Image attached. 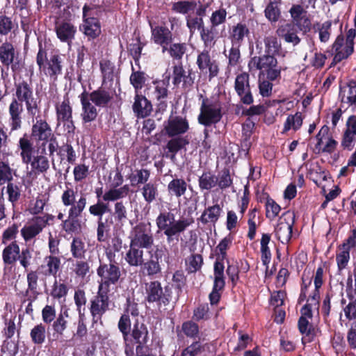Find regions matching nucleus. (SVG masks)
<instances>
[{
  "label": "nucleus",
  "instance_id": "24",
  "mask_svg": "<svg viewBox=\"0 0 356 356\" xmlns=\"http://www.w3.org/2000/svg\"><path fill=\"white\" fill-rule=\"evenodd\" d=\"M133 111L138 117L145 118L151 113L152 106L145 97L137 94L134 98Z\"/></svg>",
  "mask_w": 356,
  "mask_h": 356
},
{
  "label": "nucleus",
  "instance_id": "3",
  "mask_svg": "<svg viewBox=\"0 0 356 356\" xmlns=\"http://www.w3.org/2000/svg\"><path fill=\"white\" fill-rule=\"evenodd\" d=\"M15 99L18 102H24L28 114L34 117L40 113V101L35 97L31 83L22 81L16 85Z\"/></svg>",
  "mask_w": 356,
  "mask_h": 356
},
{
  "label": "nucleus",
  "instance_id": "14",
  "mask_svg": "<svg viewBox=\"0 0 356 356\" xmlns=\"http://www.w3.org/2000/svg\"><path fill=\"white\" fill-rule=\"evenodd\" d=\"M74 208L72 210L68 211L67 218L63 220L62 227L63 229L67 233H76L81 232L83 223L79 219L83 210L80 207Z\"/></svg>",
  "mask_w": 356,
  "mask_h": 356
},
{
  "label": "nucleus",
  "instance_id": "47",
  "mask_svg": "<svg viewBox=\"0 0 356 356\" xmlns=\"http://www.w3.org/2000/svg\"><path fill=\"white\" fill-rule=\"evenodd\" d=\"M302 124V118L301 113L297 112L294 115H289L284 123L283 133L290 129L297 131Z\"/></svg>",
  "mask_w": 356,
  "mask_h": 356
},
{
  "label": "nucleus",
  "instance_id": "62",
  "mask_svg": "<svg viewBox=\"0 0 356 356\" xmlns=\"http://www.w3.org/2000/svg\"><path fill=\"white\" fill-rule=\"evenodd\" d=\"M186 264L188 265V270L191 273H195L202 267L203 264L202 257L199 254H192L188 258Z\"/></svg>",
  "mask_w": 356,
  "mask_h": 356
},
{
  "label": "nucleus",
  "instance_id": "32",
  "mask_svg": "<svg viewBox=\"0 0 356 356\" xmlns=\"http://www.w3.org/2000/svg\"><path fill=\"white\" fill-rule=\"evenodd\" d=\"M20 248L16 241L6 246L2 252L3 263L6 265L14 264L19 259Z\"/></svg>",
  "mask_w": 356,
  "mask_h": 356
},
{
  "label": "nucleus",
  "instance_id": "4",
  "mask_svg": "<svg viewBox=\"0 0 356 356\" xmlns=\"http://www.w3.org/2000/svg\"><path fill=\"white\" fill-rule=\"evenodd\" d=\"M248 67L250 69L254 67L260 70L261 74L266 72L267 78L270 81H274L280 76L281 70L277 66V60L270 54L254 56L249 62Z\"/></svg>",
  "mask_w": 356,
  "mask_h": 356
},
{
  "label": "nucleus",
  "instance_id": "19",
  "mask_svg": "<svg viewBox=\"0 0 356 356\" xmlns=\"http://www.w3.org/2000/svg\"><path fill=\"white\" fill-rule=\"evenodd\" d=\"M207 8V5L200 3L196 9L195 15L190 14L186 17V25L191 33H193L196 30L200 31L204 27L203 17L206 15Z\"/></svg>",
  "mask_w": 356,
  "mask_h": 356
},
{
  "label": "nucleus",
  "instance_id": "20",
  "mask_svg": "<svg viewBox=\"0 0 356 356\" xmlns=\"http://www.w3.org/2000/svg\"><path fill=\"white\" fill-rule=\"evenodd\" d=\"M76 191L72 188H67L63 193L61 196L62 203L65 207H70L69 210L74 208L80 207L81 210H84L87 204V200L85 195H81L79 199L76 200Z\"/></svg>",
  "mask_w": 356,
  "mask_h": 356
},
{
  "label": "nucleus",
  "instance_id": "42",
  "mask_svg": "<svg viewBox=\"0 0 356 356\" xmlns=\"http://www.w3.org/2000/svg\"><path fill=\"white\" fill-rule=\"evenodd\" d=\"M113 216L118 224L123 225L128 219V211L124 202L118 201L114 204Z\"/></svg>",
  "mask_w": 356,
  "mask_h": 356
},
{
  "label": "nucleus",
  "instance_id": "36",
  "mask_svg": "<svg viewBox=\"0 0 356 356\" xmlns=\"http://www.w3.org/2000/svg\"><path fill=\"white\" fill-rule=\"evenodd\" d=\"M42 229L43 227L40 222L37 220L36 218H33L29 225L24 226L21 229V234L25 241H29L39 234Z\"/></svg>",
  "mask_w": 356,
  "mask_h": 356
},
{
  "label": "nucleus",
  "instance_id": "29",
  "mask_svg": "<svg viewBox=\"0 0 356 356\" xmlns=\"http://www.w3.org/2000/svg\"><path fill=\"white\" fill-rule=\"evenodd\" d=\"M130 333L136 343H138V345L143 346V344L145 343L147 341V328L143 322H139L138 318L134 320V325Z\"/></svg>",
  "mask_w": 356,
  "mask_h": 356
},
{
  "label": "nucleus",
  "instance_id": "44",
  "mask_svg": "<svg viewBox=\"0 0 356 356\" xmlns=\"http://www.w3.org/2000/svg\"><path fill=\"white\" fill-rule=\"evenodd\" d=\"M56 110L58 122L69 120L72 118V109L68 99L56 105Z\"/></svg>",
  "mask_w": 356,
  "mask_h": 356
},
{
  "label": "nucleus",
  "instance_id": "43",
  "mask_svg": "<svg viewBox=\"0 0 356 356\" xmlns=\"http://www.w3.org/2000/svg\"><path fill=\"white\" fill-rule=\"evenodd\" d=\"M218 177L210 172H204L198 179L202 190L209 191L217 185Z\"/></svg>",
  "mask_w": 356,
  "mask_h": 356
},
{
  "label": "nucleus",
  "instance_id": "15",
  "mask_svg": "<svg viewBox=\"0 0 356 356\" xmlns=\"http://www.w3.org/2000/svg\"><path fill=\"white\" fill-rule=\"evenodd\" d=\"M289 13L293 19V24L297 26L300 31L303 33L310 31L311 21L307 16V12L300 5H293Z\"/></svg>",
  "mask_w": 356,
  "mask_h": 356
},
{
  "label": "nucleus",
  "instance_id": "60",
  "mask_svg": "<svg viewBox=\"0 0 356 356\" xmlns=\"http://www.w3.org/2000/svg\"><path fill=\"white\" fill-rule=\"evenodd\" d=\"M216 28L212 27L210 28H203L200 31V37L202 40L203 41L205 47L211 46L212 44H214V39L216 38Z\"/></svg>",
  "mask_w": 356,
  "mask_h": 356
},
{
  "label": "nucleus",
  "instance_id": "1",
  "mask_svg": "<svg viewBox=\"0 0 356 356\" xmlns=\"http://www.w3.org/2000/svg\"><path fill=\"white\" fill-rule=\"evenodd\" d=\"M200 106V113L197 120L200 124L206 127L218 122L222 118V104L216 99L203 97Z\"/></svg>",
  "mask_w": 356,
  "mask_h": 356
},
{
  "label": "nucleus",
  "instance_id": "7",
  "mask_svg": "<svg viewBox=\"0 0 356 356\" xmlns=\"http://www.w3.org/2000/svg\"><path fill=\"white\" fill-rule=\"evenodd\" d=\"M172 74V83L177 87L181 86L185 92L190 91L194 84L195 75L191 69H186L181 63L173 66Z\"/></svg>",
  "mask_w": 356,
  "mask_h": 356
},
{
  "label": "nucleus",
  "instance_id": "39",
  "mask_svg": "<svg viewBox=\"0 0 356 356\" xmlns=\"http://www.w3.org/2000/svg\"><path fill=\"white\" fill-rule=\"evenodd\" d=\"M19 147L21 149L20 156L22 162L26 164L29 163L31 161L33 152V143L26 136H24L19 140Z\"/></svg>",
  "mask_w": 356,
  "mask_h": 356
},
{
  "label": "nucleus",
  "instance_id": "33",
  "mask_svg": "<svg viewBox=\"0 0 356 356\" xmlns=\"http://www.w3.org/2000/svg\"><path fill=\"white\" fill-rule=\"evenodd\" d=\"M189 144V140L186 137H173L166 144L168 152L170 154L169 156L172 161L175 159L176 154L184 148L186 145ZM168 156V155H167Z\"/></svg>",
  "mask_w": 356,
  "mask_h": 356
},
{
  "label": "nucleus",
  "instance_id": "63",
  "mask_svg": "<svg viewBox=\"0 0 356 356\" xmlns=\"http://www.w3.org/2000/svg\"><path fill=\"white\" fill-rule=\"evenodd\" d=\"M89 264L83 260H78L73 264L72 270L76 276L84 278L90 272Z\"/></svg>",
  "mask_w": 356,
  "mask_h": 356
},
{
  "label": "nucleus",
  "instance_id": "56",
  "mask_svg": "<svg viewBox=\"0 0 356 356\" xmlns=\"http://www.w3.org/2000/svg\"><path fill=\"white\" fill-rule=\"evenodd\" d=\"M227 11L225 8H219L213 11L210 17L211 26L216 28L226 22Z\"/></svg>",
  "mask_w": 356,
  "mask_h": 356
},
{
  "label": "nucleus",
  "instance_id": "46",
  "mask_svg": "<svg viewBox=\"0 0 356 356\" xmlns=\"http://www.w3.org/2000/svg\"><path fill=\"white\" fill-rule=\"evenodd\" d=\"M339 95L342 103L356 104V85L349 84L341 88Z\"/></svg>",
  "mask_w": 356,
  "mask_h": 356
},
{
  "label": "nucleus",
  "instance_id": "40",
  "mask_svg": "<svg viewBox=\"0 0 356 356\" xmlns=\"http://www.w3.org/2000/svg\"><path fill=\"white\" fill-rule=\"evenodd\" d=\"M44 265L41 266L42 268H47L44 275L56 277L60 268V259L55 255L47 256L44 258Z\"/></svg>",
  "mask_w": 356,
  "mask_h": 356
},
{
  "label": "nucleus",
  "instance_id": "18",
  "mask_svg": "<svg viewBox=\"0 0 356 356\" xmlns=\"http://www.w3.org/2000/svg\"><path fill=\"white\" fill-rule=\"evenodd\" d=\"M31 136L37 141L47 142L54 137V134L46 120L36 118L31 128Z\"/></svg>",
  "mask_w": 356,
  "mask_h": 356
},
{
  "label": "nucleus",
  "instance_id": "27",
  "mask_svg": "<svg viewBox=\"0 0 356 356\" xmlns=\"http://www.w3.org/2000/svg\"><path fill=\"white\" fill-rule=\"evenodd\" d=\"M277 35L283 38L286 42L298 44L300 42V38L297 35L294 25L292 24H284L278 27L276 31Z\"/></svg>",
  "mask_w": 356,
  "mask_h": 356
},
{
  "label": "nucleus",
  "instance_id": "57",
  "mask_svg": "<svg viewBox=\"0 0 356 356\" xmlns=\"http://www.w3.org/2000/svg\"><path fill=\"white\" fill-rule=\"evenodd\" d=\"M13 171L8 163L0 161V185L13 180Z\"/></svg>",
  "mask_w": 356,
  "mask_h": 356
},
{
  "label": "nucleus",
  "instance_id": "59",
  "mask_svg": "<svg viewBox=\"0 0 356 356\" xmlns=\"http://www.w3.org/2000/svg\"><path fill=\"white\" fill-rule=\"evenodd\" d=\"M143 269L146 270L148 276H154L161 273V268L157 259L150 258L147 261L143 264Z\"/></svg>",
  "mask_w": 356,
  "mask_h": 356
},
{
  "label": "nucleus",
  "instance_id": "64",
  "mask_svg": "<svg viewBox=\"0 0 356 356\" xmlns=\"http://www.w3.org/2000/svg\"><path fill=\"white\" fill-rule=\"evenodd\" d=\"M84 243L80 238H73L71 243V252L74 258H81L85 252Z\"/></svg>",
  "mask_w": 356,
  "mask_h": 356
},
{
  "label": "nucleus",
  "instance_id": "26",
  "mask_svg": "<svg viewBox=\"0 0 356 356\" xmlns=\"http://www.w3.org/2000/svg\"><path fill=\"white\" fill-rule=\"evenodd\" d=\"M347 47L348 44L344 42L343 37L339 35L332 45V51H334L335 55L331 66L336 65L343 59L347 58L350 54H352L353 52H347Z\"/></svg>",
  "mask_w": 356,
  "mask_h": 356
},
{
  "label": "nucleus",
  "instance_id": "37",
  "mask_svg": "<svg viewBox=\"0 0 356 356\" xmlns=\"http://www.w3.org/2000/svg\"><path fill=\"white\" fill-rule=\"evenodd\" d=\"M177 220H175V215L170 212H161L157 216L156 219V224L161 231H168L171 229L175 225V222Z\"/></svg>",
  "mask_w": 356,
  "mask_h": 356
},
{
  "label": "nucleus",
  "instance_id": "51",
  "mask_svg": "<svg viewBox=\"0 0 356 356\" xmlns=\"http://www.w3.org/2000/svg\"><path fill=\"white\" fill-rule=\"evenodd\" d=\"M46 330L45 327L42 324H39L35 325L31 330V338L32 341L35 344H42L45 341L46 337Z\"/></svg>",
  "mask_w": 356,
  "mask_h": 356
},
{
  "label": "nucleus",
  "instance_id": "2",
  "mask_svg": "<svg viewBox=\"0 0 356 356\" xmlns=\"http://www.w3.org/2000/svg\"><path fill=\"white\" fill-rule=\"evenodd\" d=\"M145 291L149 302H156L161 312L167 309V306L172 300L171 289L169 286L163 289L159 281H152L146 284Z\"/></svg>",
  "mask_w": 356,
  "mask_h": 356
},
{
  "label": "nucleus",
  "instance_id": "52",
  "mask_svg": "<svg viewBox=\"0 0 356 356\" xmlns=\"http://www.w3.org/2000/svg\"><path fill=\"white\" fill-rule=\"evenodd\" d=\"M118 327L119 330L122 332L123 339L126 342L131 330V318L127 314H123L121 316L118 322Z\"/></svg>",
  "mask_w": 356,
  "mask_h": 356
},
{
  "label": "nucleus",
  "instance_id": "6",
  "mask_svg": "<svg viewBox=\"0 0 356 356\" xmlns=\"http://www.w3.org/2000/svg\"><path fill=\"white\" fill-rule=\"evenodd\" d=\"M97 273L101 277L99 289L103 291H109L110 286L117 283L121 275L120 268L114 264H101Z\"/></svg>",
  "mask_w": 356,
  "mask_h": 356
},
{
  "label": "nucleus",
  "instance_id": "25",
  "mask_svg": "<svg viewBox=\"0 0 356 356\" xmlns=\"http://www.w3.org/2000/svg\"><path fill=\"white\" fill-rule=\"evenodd\" d=\"M88 99L97 106L106 107L113 99V95L109 91L99 88L88 94Z\"/></svg>",
  "mask_w": 356,
  "mask_h": 356
},
{
  "label": "nucleus",
  "instance_id": "28",
  "mask_svg": "<svg viewBox=\"0 0 356 356\" xmlns=\"http://www.w3.org/2000/svg\"><path fill=\"white\" fill-rule=\"evenodd\" d=\"M125 261L131 266L138 267L144 263V251L142 248L129 244V249L127 250Z\"/></svg>",
  "mask_w": 356,
  "mask_h": 356
},
{
  "label": "nucleus",
  "instance_id": "22",
  "mask_svg": "<svg viewBox=\"0 0 356 356\" xmlns=\"http://www.w3.org/2000/svg\"><path fill=\"white\" fill-rule=\"evenodd\" d=\"M55 31L60 41L70 42L74 38L76 28L70 22H60L56 24Z\"/></svg>",
  "mask_w": 356,
  "mask_h": 356
},
{
  "label": "nucleus",
  "instance_id": "17",
  "mask_svg": "<svg viewBox=\"0 0 356 356\" xmlns=\"http://www.w3.org/2000/svg\"><path fill=\"white\" fill-rule=\"evenodd\" d=\"M23 111V105L16 99H13L8 107V124L10 132L21 129Z\"/></svg>",
  "mask_w": 356,
  "mask_h": 356
},
{
  "label": "nucleus",
  "instance_id": "23",
  "mask_svg": "<svg viewBox=\"0 0 356 356\" xmlns=\"http://www.w3.org/2000/svg\"><path fill=\"white\" fill-rule=\"evenodd\" d=\"M81 102L82 105L83 113L81 118L83 122H90L94 121L97 116V110L96 107L92 104L88 99V93L83 92L81 95Z\"/></svg>",
  "mask_w": 356,
  "mask_h": 356
},
{
  "label": "nucleus",
  "instance_id": "35",
  "mask_svg": "<svg viewBox=\"0 0 356 356\" xmlns=\"http://www.w3.org/2000/svg\"><path fill=\"white\" fill-rule=\"evenodd\" d=\"M249 34V29L245 24L238 23L233 26L230 33L229 38L232 44L241 46L244 38Z\"/></svg>",
  "mask_w": 356,
  "mask_h": 356
},
{
  "label": "nucleus",
  "instance_id": "13",
  "mask_svg": "<svg viewBox=\"0 0 356 356\" xmlns=\"http://www.w3.org/2000/svg\"><path fill=\"white\" fill-rule=\"evenodd\" d=\"M196 63L201 72H209V80L218 76L219 66L216 60L213 59L209 51L204 50L200 53Z\"/></svg>",
  "mask_w": 356,
  "mask_h": 356
},
{
  "label": "nucleus",
  "instance_id": "48",
  "mask_svg": "<svg viewBox=\"0 0 356 356\" xmlns=\"http://www.w3.org/2000/svg\"><path fill=\"white\" fill-rule=\"evenodd\" d=\"M30 163L32 169L38 173L45 172L49 168V160L43 155L34 156Z\"/></svg>",
  "mask_w": 356,
  "mask_h": 356
},
{
  "label": "nucleus",
  "instance_id": "61",
  "mask_svg": "<svg viewBox=\"0 0 356 356\" xmlns=\"http://www.w3.org/2000/svg\"><path fill=\"white\" fill-rule=\"evenodd\" d=\"M350 259V250H348L345 245H342L341 248V252L336 256V260L339 271L344 269Z\"/></svg>",
  "mask_w": 356,
  "mask_h": 356
},
{
  "label": "nucleus",
  "instance_id": "34",
  "mask_svg": "<svg viewBox=\"0 0 356 356\" xmlns=\"http://www.w3.org/2000/svg\"><path fill=\"white\" fill-rule=\"evenodd\" d=\"M152 35L158 44H170L172 41V34L167 27L156 26L152 30Z\"/></svg>",
  "mask_w": 356,
  "mask_h": 356
},
{
  "label": "nucleus",
  "instance_id": "30",
  "mask_svg": "<svg viewBox=\"0 0 356 356\" xmlns=\"http://www.w3.org/2000/svg\"><path fill=\"white\" fill-rule=\"evenodd\" d=\"M42 71H43L45 74L49 76L54 81L56 80L58 75L60 74L62 71L61 59L60 56L58 55L51 56Z\"/></svg>",
  "mask_w": 356,
  "mask_h": 356
},
{
  "label": "nucleus",
  "instance_id": "54",
  "mask_svg": "<svg viewBox=\"0 0 356 356\" xmlns=\"http://www.w3.org/2000/svg\"><path fill=\"white\" fill-rule=\"evenodd\" d=\"M347 296L350 302L343 309L345 316L350 321L356 319V296L351 292H348Z\"/></svg>",
  "mask_w": 356,
  "mask_h": 356
},
{
  "label": "nucleus",
  "instance_id": "50",
  "mask_svg": "<svg viewBox=\"0 0 356 356\" xmlns=\"http://www.w3.org/2000/svg\"><path fill=\"white\" fill-rule=\"evenodd\" d=\"M149 171L147 170H136L134 174L129 175V179L131 186H135L138 184H147L146 182L149 179Z\"/></svg>",
  "mask_w": 356,
  "mask_h": 356
},
{
  "label": "nucleus",
  "instance_id": "8",
  "mask_svg": "<svg viewBox=\"0 0 356 356\" xmlns=\"http://www.w3.org/2000/svg\"><path fill=\"white\" fill-rule=\"evenodd\" d=\"M18 57L19 54L11 42L6 40L0 45V62L3 66H10L15 73L19 72L22 67Z\"/></svg>",
  "mask_w": 356,
  "mask_h": 356
},
{
  "label": "nucleus",
  "instance_id": "12",
  "mask_svg": "<svg viewBox=\"0 0 356 356\" xmlns=\"http://www.w3.org/2000/svg\"><path fill=\"white\" fill-rule=\"evenodd\" d=\"M234 88L237 95L240 97L241 102L248 105L253 102V97L249 83V74L248 73L243 72L236 76Z\"/></svg>",
  "mask_w": 356,
  "mask_h": 356
},
{
  "label": "nucleus",
  "instance_id": "9",
  "mask_svg": "<svg viewBox=\"0 0 356 356\" xmlns=\"http://www.w3.org/2000/svg\"><path fill=\"white\" fill-rule=\"evenodd\" d=\"M108 292L98 289L97 295L90 301V311L94 323L100 321L103 314L108 309Z\"/></svg>",
  "mask_w": 356,
  "mask_h": 356
},
{
  "label": "nucleus",
  "instance_id": "58",
  "mask_svg": "<svg viewBox=\"0 0 356 356\" xmlns=\"http://www.w3.org/2000/svg\"><path fill=\"white\" fill-rule=\"evenodd\" d=\"M142 194L145 200L148 202H152L158 194L156 186L152 183L145 184L142 188Z\"/></svg>",
  "mask_w": 356,
  "mask_h": 356
},
{
  "label": "nucleus",
  "instance_id": "41",
  "mask_svg": "<svg viewBox=\"0 0 356 356\" xmlns=\"http://www.w3.org/2000/svg\"><path fill=\"white\" fill-rule=\"evenodd\" d=\"M187 184L183 179H173L168 185V190L170 195L179 197L185 194Z\"/></svg>",
  "mask_w": 356,
  "mask_h": 356
},
{
  "label": "nucleus",
  "instance_id": "16",
  "mask_svg": "<svg viewBox=\"0 0 356 356\" xmlns=\"http://www.w3.org/2000/svg\"><path fill=\"white\" fill-rule=\"evenodd\" d=\"M194 222L192 217L181 218L175 222V225L171 229L164 231L163 234L166 236V241L168 244L177 243L179 241V235L184 232L190 225Z\"/></svg>",
  "mask_w": 356,
  "mask_h": 356
},
{
  "label": "nucleus",
  "instance_id": "53",
  "mask_svg": "<svg viewBox=\"0 0 356 356\" xmlns=\"http://www.w3.org/2000/svg\"><path fill=\"white\" fill-rule=\"evenodd\" d=\"M6 192L8 195V201L10 202L13 207H14L21 197L20 187L17 184L10 181L7 183Z\"/></svg>",
  "mask_w": 356,
  "mask_h": 356
},
{
  "label": "nucleus",
  "instance_id": "10",
  "mask_svg": "<svg viewBox=\"0 0 356 356\" xmlns=\"http://www.w3.org/2000/svg\"><path fill=\"white\" fill-rule=\"evenodd\" d=\"M189 129L188 122L181 116H170L163 123V132L169 138L184 134Z\"/></svg>",
  "mask_w": 356,
  "mask_h": 356
},
{
  "label": "nucleus",
  "instance_id": "45",
  "mask_svg": "<svg viewBox=\"0 0 356 356\" xmlns=\"http://www.w3.org/2000/svg\"><path fill=\"white\" fill-rule=\"evenodd\" d=\"M197 8V3L195 1H180L175 2L172 6L173 10L184 15L196 11Z\"/></svg>",
  "mask_w": 356,
  "mask_h": 356
},
{
  "label": "nucleus",
  "instance_id": "38",
  "mask_svg": "<svg viewBox=\"0 0 356 356\" xmlns=\"http://www.w3.org/2000/svg\"><path fill=\"white\" fill-rule=\"evenodd\" d=\"M129 186L126 184L120 188L112 187L103 195L104 201L113 202L125 197L129 193Z\"/></svg>",
  "mask_w": 356,
  "mask_h": 356
},
{
  "label": "nucleus",
  "instance_id": "5",
  "mask_svg": "<svg viewBox=\"0 0 356 356\" xmlns=\"http://www.w3.org/2000/svg\"><path fill=\"white\" fill-rule=\"evenodd\" d=\"M151 229L145 223H139L132 230L130 244L142 249H149L154 245Z\"/></svg>",
  "mask_w": 356,
  "mask_h": 356
},
{
  "label": "nucleus",
  "instance_id": "49",
  "mask_svg": "<svg viewBox=\"0 0 356 356\" xmlns=\"http://www.w3.org/2000/svg\"><path fill=\"white\" fill-rule=\"evenodd\" d=\"M68 312L67 309H65L63 312H61L58 317L56 318V320L54 321L53 323V329L59 335H63L64 333V331L67 328V318H68Z\"/></svg>",
  "mask_w": 356,
  "mask_h": 356
},
{
  "label": "nucleus",
  "instance_id": "21",
  "mask_svg": "<svg viewBox=\"0 0 356 356\" xmlns=\"http://www.w3.org/2000/svg\"><path fill=\"white\" fill-rule=\"evenodd\" d=\"M90 10V8L85 6L83 8V15L84 18V24H83L84 33L91 38H95L101 33L100 24L99 20L95 17H86L87 13Z\"/></svg>",
  "mask_w": 356,
  "mask_h": 356
},
{
  "label": "nucleus",
  "instance_id": "31",
  "mask_svg": "<svg viewBox=\"0 0 356 356\" xmlns=\"http://www.w3.org/2000/svg\"><path fill=\"white\" fill-rule=\"evenodd\" d=\"M221 212L222 207L218 204L208 207L204 209L199 220L204 225H207L208 223L215 225L218 220Z\"/></svg>",
  "mask_w": 356,
  "mask_h": 356
},
{
  "label": "nucleus",
  "instance_id": "55",
  "mask_svg": "<svg viewBox=\"0 0 356 356\" xmlns=\"http://www.w3.org/2000/svg\"><path fill=\"white\" fill-rule=\"evenodd\" d=\"M74 299L79 316H83V314H85L86 304L87 301L85 292L81 289L76 291Z\"/></svg>",
  "mask_w": 356,
  "mask_h": 356
},
{
  "label": "nucleus",
  "instance_id": "11",
  "mask_svg": "<svg viewBox=\"0 0 356 356\" xmlns=\"http://www.w3.org/2000/svg\"><path fill=\"white\" fill-rule=\"evenodd\" d=\"M294 223V214L289 211L279 219L275 227V232L277 239L282 243H287L292 235L293 225Z\"/></svg>",
  "mask_w": 356,
  "mask_h": 356
}]
</instances>
